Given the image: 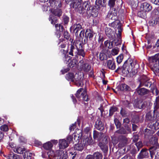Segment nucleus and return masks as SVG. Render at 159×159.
<instances>
[{
  "mask_svg": "<svg viewBox=\"0 0 159 159\" xmlns=\"http://www.w3.org/2000/svg\"><path fill=\"white\" fill-rule=\"evenodd\" d=\"M112 11L110 10L107 16V18H109L111 20L114 21L111 23H109V25L110 26H114V25H116L115 27V30L116 32L117 37L119 38V43L117 44L115 42V45L116 46L120 45L121 42L120 40V38L121 35V32H122L123 29L122 28L121 24L120 23L119 21L117 20L118 19L117 13L116 11H115V9L112 10Z\"/></svg>",
  "mask_w": 159,
  "mask_h": 159,
  "instance_id": "f257e3e1",
  "label": "nucleus"
},
{
  "mask_svg": "<svg viewBox=\"0 0 159 159\" xmlns=\"http://www.w3.org/2000/svg\"><path fill=\"white\" fill-rule=\"evenodd\" d=\"M83 43L81 42L76 43L75 46L72 44L69 45L68 48V52L69 54L75 57H78V55L84 57L85 56V53L83 49Z\"/></svg>",
  "mask_w": 159,
  "mask_h": 159,
  "instance_id": "f03ea898",
  "label": "nucleus"
},
{
  "mask_svg": "<svg viewBox=\"0 0 159 159\" xmlns=\"http://www.w3.org/2000/svg\"><path fill=\"white\" fill-rule=\"evenodd\" d=\"M139 66L137 61H133L132 59L129 58L125 62L122 66V73L124 76H126L132 69H136Z\"/></svg>",
  "mask_w": 159,
  "mask_h": 159,
  "instance_id": "7ed1b4c3",
  "label": "nucleus"
},
{
  "mask_svg": "<svg viewBox=\"0 0 159 159\" xmlns=\"http://www.w3.org/2000/svg\"><path fill=\"white\" fill-rule=\"evenodd\" d=\"M95 33L94 31L90 29H87L85 32V36L84 41H82V43L83 45L86 43L88 39L90 41L91 43H89L88 45L90 49H94L96 46L95 45L96 43Z\"/></svg>",
  "mask_w": 159,
  "mask_h": 159,
  "instance_id": "20e7f679",
  "label": "nucleus"
},
{
  "mask_svg": "<svg viewBox=\"0 0 159 159\" xmlns=\"http://www.w3.org/2000/svg\"><path fill=\"white\" fill-rule=\"evenodd\" d=\"M15 152L20 154H23L24 159H31L32 153L27 151L24 148L17 147L14 150Z\"/></svg>",
  "mask_w": 159,
  "mask_h": 159,
  "instance_id": "39448f33",
  "label": "nucleus"
},
{
  "mask_svg": "<svg viewBox=\"0 0 159 159\" xmlns=\"http://www.w3.org/2000/svg\"><path fill=\"white\" fill-rule=\"evenodd\" d=\"M151 159H152L155 155L154 159H159V145H157L151 147L149 149Z\"/></svg>",
  "mask_w": 159,
  "mask_h": 159,
  "instance_id": "423d86ee",
  "label": "nucleus"
},
{
  "mask_svg": "<svg viewBox=\"0 0 159 159\" xmlns=\"http://www.w3.org/2000/svg\"><path fill=\"white\" fill-rule=\"evenodd\" d=\"M152 8V6L150 4L147 2H144L142 3L141 6V9L143 11H140L138 12V16L143 18V15H141L143 12V14L144 13V15L145 14L146 12H148L150 11Z\"/></svg>",
  "mask_w": 159,
  "mask_h": 159,
  "instance_id": "0eeeda50",
  "label": "nucleus"
},
{
  "mask_svg": "<svg viewBox=\"0 0 159 159\" xmlns=\"http://www.w3.org/2000/svg\"><path fill=\"white\" fill-rule=\"evenodd\" d=\"M112 141L114 144H116L119 142V144L121 147L125 146L128 141L127 138L125 136L122 135L119 136L117 139L115 140L114 138H112Z\"/></svg>",
  "mask_w": 159,
  "mask_h": 159,
  "instance_id": "6e6552de",
  "label": "nucleus"
},
{
  "mask_svg": "<svg viewBox=\"0 0 159 159\" xmlns=\"http://www.w3.org/2000/svg\"><path fill=\"white\" fill-rule=\"evenodd\" d=\"M159 116L157 112L154 111L153 113L148 112L146 115L145 120L152 123L156 121L157 118Z\"/></svg>",
  "mask_w": 159,
  "mask_h": 159,
  "instance_id": "1a4fd4ad",
  "label": "nucleus"
},
{
  "mask_svg": "<svg viewBox=\"0 0 159 159\" xmlns=\"http://www.w3.org/2000/svg\"><path fill=\"white\" fill-rule=\"evenodd\" d=\"M152 85V82L150 81L146 76L141 77L140 81L139 87L144 86L148 88H150Z\"/></svg>",
  "mask_w": 159,
  "mask_h": 159,
  "instance_id": "9d476101",
  "label": "nucleus"
},
{
  "mask_svg": "<svg viewBox=\"0 0 159 159\" xmlns=\"http://www.w3.org/2000/svg\"><path fill=\"white\" fill-rule=\"evenodd\" d=\"M59 153V151H57L56 153H55L53 151L50 150L47 152V154L49 159H65L66 158L62 157L61 154L60 156L56 155Z\"/></svg>",
  "mask_w": 159,
  "mask_h": 159,
  "instance_id": "9b49d317",
  "label": "nucleus"
},
{
  "mask_svg": "<svg viewBox=\"0 0 159 159\" xmlns=\"http://www.w3.org/2000/svg\"><path fill=\"white\" fill-rule=\"evenodd\" d=\"M83 77L80 75L76 74L74 76L73 82L78 86H81L83 84Z\"/></svg>",
  "mask_w": 159,
  "mask_h": 159,
  "instance_id": "f8f14e48",
  "label": "nucleus"
},
{
  "mask_svg": "<svg viewBox=\"0 0 159 159\" xmlns=\"http://www.w3.org/2000/svg\"><path fill=\"white\" fill-rule=\"evenodd\" d=\"M148 150L146 148H142L138 154L137 158L138 159L147 158L149 156Z\"/></svg>",
  "mask_w": 159,
  "mask_h": 159,
  "instance_id": "ddd939ff",
  "label": "nucleus"
},
{
  "mask_svg": "<svg viewBox=\"0 0 159 159\" xmlns=\"http://www.w3.org/2000/svg\"><path fill=\"white\" fill-rule=\"evenodd\" d=\"M103 141H105V143L103 142H100L99 143L98 145L101 149L105 153L107 152L108 150V146L107 145V139H105Z\"/></svg>",
  "mask_w": 159,
  "mask_h": 159,
  "instance_id": "4468645a",
  "label": "nucleus"
},
{
  "mask_svg": "<svg viewBox=\"0 0 159 159\" xmlns=\"http://www.w3.org/2000/svg\"><path fill=\"white\" fill-rule=\"evenodd\" d=\"M133 106L135 108L141 109L145 107V104L142 102L141 100H135L133 104Z\"/></svg>",
  "mask_w": 159,
  "mask_h": 159,
  "instance_id": "2eb2a0df",
  "label": "nucleus"
},
{
  "mask_svg": "<svg viewBox=\"0 0 159 159\" xmlns=\"http://www.w3.org/2000/svg\"><path fill=\"white\" fill-rule=\"evenodd\" d=\"M82 2V0H73L70 4V6L71 8H78L81 7Z\"/></svg>",
  "mask_w": 159,
  "mask_h": 159,
  "instance_id": "dca6fc26",
  "label": "nucleus"
},
{
  "mask_svg": "<svg viewBox=\"0 0 159 159\" xmlns=\"http://www.w3.org/2000/svg\"><path fill=\"white\" fill-rule=\"evenodd\" d=\"M55 26L57 30L56 34L57 37L59 38L60 37L61 32L62 33L66 30L64 29L63 26L61 24H56L55 25Z\"/></svg>",
  "mask_w": 159,
  "mask_h": 159,
  "instance_id": "f3484780",
  "label": "nucleus"
},
{
  "mask_svg": "<svg viewBox=\"0 0 159 159\" xmlns=\"http://www.w3.org/2000/svg\"><path fill=\"white\" fill-rule=\"evenodd\" d=\"M79 63L83 64L81 66V68L85 72H88L91 70V67L87 63H84V60H81L79 62Z\"/></svg>",
  "mask_w": 159,
  "mask_h": 159,
  "instance_id": "a211bd4d",
  "label": "nucleus"
},
{
  "mask_svg": "<svg viewBox=\"0 0 159 159\" xmlns=\"http://www.w3.org/2000/svg\"><path fill=\"white\" fill-rule=\"evenodd\" d=\"M105 32L107 36L110 39H114V33L111 28L106 27L105 29Z\"/></svg>",
  "mask_w": 159,
  "mask_h": 159,
  "instance_id": "6ab92c4d",
  "label": "nucleus"
},
{
  "mask_svg": "<svg viewBox=\"0 0 159 159\" xmlns=\"http://www.w3.org/2000/svg\"><path fill=\"white\" fill-rule=\"evenodd\" d=\"M103 136V134L101 132H98L96 130H94L93 132V138L95 140H100Z\"/></svg>",
  "mask_w": 159,
  "mask_h": 159,
  "instance_id": "aec40b11",
  "label": "nucleus"
},
{
  "mask_svg": "<svg viewBox=\"0 0 159 159\" xmlns=\"http://www.w3.org/2000/svg\"><path fill=\"white\" fill-rule=\"evenodd\" d=\"M102 154L99 152H97L94 153L93 156H87L85 159H102Z\"/></svg>",
  "mask_w": 159,
  "mask_h": 159,
  "instance_id": "412c9836",
  "label": "nucleus"
},
{
  "mask_svg": "<svg viewBox=\"0 0 159 159\" xmlns=\"http://www.w3.org/2000/svg\"><path fill=\"white\" fill-rule=\"evenodd\" d=\"M95 127L97 129L100 131L103 130L104 128L103 123L99 119L97 120L95 124Z\"/></svg>",
  "mask_w": 159,
  "mask_h": 159,
  "instance_id": "4be33fe9",
  "label": "nucleus"
},
{
  "mask_svg": "<svg viewBox=\"0 0 159 159\" xmlns=\"http://www.w3.org/2000/svg\"><path fill=\"white\" fill-rule=\"evenodd\" d=\"M74 32L76 36H78V32L82 29L81 25L78 23H76L73 25Z\"/></svg>",
  "mask_w": 159,
  "mask_h": 159,
  "instance_id": "5701e85b",
  "label": "nucleus"
},
{
  "mask_svg": "<svg viewBox=\"0 0 159 159\" xmlns=\"http://www.w3.org/2000/svg\"><path fill=\"white\" fill-rule=\"evenodd\" d=\"M61 53L63 54V60L66 63L69 62V61L70 60V57L66 53L68 52V50L66 51L64 49H62L60 50Z\"/></svg>",
  "mask_w": 159,
  "mask_h": 159,
  "instance_id": "b1692460",
  "label": "nucleus"
},
{
  "mask_svg": "<svg viewBox=\"0 0 159 159\" xmlns=\"http://www.w3.org/2000/svg\"><path fill=\"white\" fill-rule=\"evenodd\" d=\"M69 143L65 139L60 140L59 142V146L60 149H63L67 148Z\"/></svg>",
  "mask_w": 159,
  "mask_h": 159,
  "instance_id": "393cba45",
  "label": "nucleus"
},
{
  "mask_svg": "<svg viewBox=\"0 0 159 159\" xmlns=\"http://www.w3.org/2000/svg\"><path fill=\"white\" fill-rule=\"evenodd\" d=\"M81 141L85 146L92 144L93 140L91 137H87L85 138H84Z\"/></svg>",
  "mask_w": 159,
  "mask_h": 159,
  "instance_id": "a878e982",
  "label": "nucleus"
},
{
  "mask_svg": "<svg viewBox=\"0 0 159 159\" xmlns=\"http://www.w3.org/2000/svg\"><path fill=\"white\" fill-rule=\"evenodd\" d=\"M136 90L138 94L141 96L145 95L149 93L148 90L144 88L137 89Z\"/></svg>",
  "mask_w": 159,
  "mask_h": 159,
  "instance_id": "bb28decb",
  "label": "nucleus"
},
{
  "mask_svg": "<svg viewBox=\"0 0 159 159\" xmlns=\"http://www.w3.org/2000/svg\"><path fill=\"white\" fill-rule=\"evenodd\" d=\"M132 122L134 123H137L139 121V116L138 115L135 114L134 112H132L131 114Z\"/></svg>",
  "mask_w": 159,
  "mask_h": 159,
  "instance_id": "cd10ccee",
  "label": "nucleus"
},
{
  "mask_svg": "<svg viewBox=\"0 0 159 159\" xmlns=\"http://www.w3.org/2000/svg\"><path fill=\"white\" fill-rule=\"evenodd\" d=\"M50 5L55 7L57 6H60L61 2L60 0H48Z\"/></svg>",
  "mask_w": 159,
  "mask_h": 159,
  "instance_id": "c85d7f7f",
  "label": "nucleus"
},
{
  "mask_svg": "<svg viewBox=\"0 0 159 159\" xmlns=\"http://www.w3.org/2000/svg\"><path fill=\"white\" fill-rule=\"evenodd\" d=\"M149 60L151 63L157 62L159 61V52L155 55L149 57Z\"/></svg>",
  "mask_w": 159,
  "mask_h": 159,
  "instance_id": "c756f323",
  "label": "nucleus"
},
{
  "mask_svg": "<svg viewBox=\"0 0 159 159\" xmlns=\"http://www.w3.org/2000/svg\"><path fill=\"white\" fill-rule=\"evenodd\" d=\"M107 66L109 69L111 70H114L116 68L115 64L113 60H107Z\"/></svg>",
  "mask_w": 159,
  "mask_h": 159,
  "instance_id": "7c9ffc66",
  "label": "nucleus"
},
{
  "mask_svg": "<svg viewBox=\"0 0 159 159\" xmlns=\"http://www.w3.org/2000/svg\"><path fill=\"white\" fill-rule=\"evenodd\" d=\"M85 146L84 145V144L81 141L80 143H79L77 144H75L74 148L75 150H76L79 151H81L83 149Z\"/></svg>",
  "mask_w": 159,
  "mask_h": 159,
  "instance_id": "2f4dec72",
  "label": "nucleus"
},
{
  "mask_svg": "<svg viewBox=\"0 0 159 159\" xmlns=\"http://www.w3.org/2000/svg\"><path fill=\"white\" fill-rule=\"evenodd\" d=\"M105 47L108 49H111L114 46L113 41H111L109 40H107L104 43Z\"/></svg>",
  "mask_w": 159,
  "mask_h": 159,
  "instance_id": "473e14b6",
  "label": "nucleus"
},
{
  "mask_svg": "<svg viewBox=\"0 0 159 159\" xmlns=\"http://www.w3.org/2000/svg\"><path fill=\"white\" fill-rule=\"evenodd\" d=\"M150 26H154L157 24H159V17H157L155 20L152 19L149 21Z\"/></svg>",
  "mask_w": 159,
  "mask_h": 159,
  "instance_id": "72a5a7b5",
  "label": "nucleus"
},
{
  "mask_svg": "<svg viewBox=\"0 0 159 159\" xmlns=\"http://www.w3.org/2000/svg\"><path fill=\"white\" fill-rule=\"evenodd\" d=\"M120 89L123 91H129L131 89L130 87L125 84H122L120 86Z\"/></svg>",
  "mask_w": 159,
  "mask_h": 159,
  "instance_id": "f704fd0d",
  "label": "nucleus"
},
{
  "mask_svg": "<svg viewBox=\"0 0 159 159\" xmlns=\"http://www.w3.org/2000/svg\"><path fill=\"white\" fill-rule=\"evenodd\" d=\"M53 146L52 143L50 142H48L43 144V148L46 150H50Z\"/></svg>",
  "mask_w": 159,
  "mask_h": 159,
  "instance_id": "c9c22d12",
  "label": "nucleus"
},
{
  "mask_svg": "<svg viewBox=\"0 0 159 159\" xmlns=\"http://www.w3.org/2000/svg\"><path fill=\"white\" fill-rule=\"evenodd\" d=\"M115 133H117L122 134H128V133L126 131L125 129L123 127L120 128V129L116 130Z\"/></svg>",
  "mask_w": 159,
  "mask_h": 159,
  "instance_id": "e433bc0d",
  "label": "nucleus"
},
{
  "mask_svg": "<svg viewBox=\"0 0 159 159\" xmlns=\"http://www.w3.org/2000/svg\"><path fill=\"white\" fill-rule=\"evenodd\" d=\"M58 45L59 48H64L66 45V43L65 41L63 39H59Z\"/></svg>",
  "mask_w": 159,
  "mask_h": 159,
  "instance_id": "4c0bfd02",
  "label": "nucleus"
},
{
  "mask_svg": "<svg viewBox=\"0 0 159 159\" xmlns=\"http://www.w3.org/2000/svg\"><path fill=\"white\" fill-rule=\"evenodd\" d=\"M117 109L118 108L115 106L111 107L109 110V116H112L114 113L117 111Z\"/></svg>",
  "mask_w": 159,
  "mask_h": 159,
  "instance_id": "58836bf2",
  "label": "nucleus"
},
{
  "mask_svg": "<svg viewBox=\"0 0 159 159\" xmlns=\"http://www.w3.org/2000/svg\"><path fill=\"white\" fill-rule=\"evenodd\" d=\"M144 132L145 136L146 138H148L152 134V131L147 128L144 129Z\"/></svg>",
  "mask_w": 159,
  "mask_h": 159,
  "instance_id": "ea45409f",
  "label": "nucleus"
},
{
  "mask_svg": "<svg viewBox=\"0 0 159 159\" xmlns=\"http://www.w3.org/2000/svg\"><path fill=\"white\" fill-rule=\"evenodd\" d=\"M81 95H82L83 100L84 101V104H85L88 103V101L89 100L88 96L86 95V92L84 91L83 92L81 93Z\"/></svg>",
  "mask_w": 159,
  "mask_h": 159,
  "instance_id": "a19ab883",
  "label": "nucleus"
},
{
  "mask_svg": "<svg viewBox=\"0 0 159 159\" xmlns=\"http://www.w3.org/2000/svg\"><path fill=\"white\" fill-rule=\"evenodd\" d=\"M74 76L73 73H69L66 74V78L67 80L73 82Z\"/></svg>",
  "mask_w": 159,
  "mask_h": 159,
  "instance_id": "79ce46f5",
  "label": "nucleus"
},
{
  "mask_svg": "<svg viewBox=\"0 0 159 159\" xmlns=\"http://www.w3.org/2000/svg\"><path fill=\"white\" fill-rule=\"evenodd\" d=\"M116 0H109L108 2V5L111 9L112 8L113 9V7L115 5V2Z\"/></svg>",
  "mask_w": 159,
  "mask_h": 159,
  "instance_id": "37998d69",
  "label": "nucleus"
},
{
  "mask_svg": "<svg viewBox=\"0 0 159 159\" xmlns=\"http://www.w3.org/2000/svg\"><path fill=\"white\" fill-rule=\"evenodd\" d=\"M152 49L155 52H159V39L157 41L155 45L153 46Z\"/></svg>",
  "mask_w": 159,
  "mask_h": 159,
  "instance_id": "c03bdc74",
  "label": "nucleus"
},
{
  "mask_svg": "<svg viewBox=\"0 0 159 159\" xmlns=\"http://www.w3.org/2000/svg\"><path fill=\"white\" fill-rule=\"evenodd\" d=\"M7 159H17L18 156L13 153L12 152L8 155Z\"/></svg>",
  "mask_w": 159,
  "mask_h": 159,
  "instance_id": "a18cd8bd",
  "label": "nucleus"
},
{
  "mask_svg": "<svg viewBox=\"0 0 159 159\" xmlns=\"http://www.w3.org/2000/svg\"><path fill=\"white\" fill-rule=\"evenodd\" d=\"M114 122L117 129H119L120 128L121 124L117 118H115L114 119Z\"/></svg>",
  "mask_w": 159,
  "mask_h": 159,
  "instance_id": "49530a36",
  "label": "nucleus"
},
{
  "mask_svg": "<svg viewBox=\"0 0 159 159\" xmlns=\"http://www.w3.org/2000/svg\"><path fill=\"white\" fill-rule=\"evenodd\" d=\"M63 21L64 24H67L69 20V18L66 15H64L62 16Z\"/></svg>",
  "mask_w": 159,
  "mask_h": 159,
  "instance_id": "de8ad7c7",
  "label": "nucleus"
},
{
  "mask_svg": "<svg viewBox=\"0 0 159 159\" xmlns=\"http://www.w3.org/2000/svg\"><path fill=\"white\" fill-rule=\"evenodd\" d=\"M62 11L61 9H58L54 11V14L55 16H57L58 17L60 16L62 14Z\"/></svg>",
  "mask_w": 159,
  "mask_h": 159,
  "instance_id": "09e8293b",
  "label": "nucleus"
},
{
  "mask_svg": "<svg viewBox=\"0 0 159 159\" xmlns=\"http://www.w3.org/2000/svg\"><path fill=\"white\" fill-rule=\"evenodd\" d=\"M135 145H136L138 151H139L140 148H142L143 146L142 142L141 141H139L138 142L136 143Z\"/></svg>",
  "mask_w": 159,
  "mask_h": 159,
  "instance_id": "8fccbe9b",
  "label": "nucleus"
},
{
  "mask_svg": "<svg viewBox=\"0 0 159 159\" xmlns=\"http://www.w3.org/2000/svg\"><path fill=\"white\" fill-rule=\"evenodd\" d=\"M85 32L84 30H81L79 34H78V36L80 38V39L82 40V41H84L83 39H84V34Z\"/></svg>",
  "mask_w": 159,
  "mask_h": 159,
  "instance_id": "3c124183",
  "label": "nucleus"
},
{
  "mask_svg": "<svg viewBox=\"0 0 159 159\" xmlns=\"http://www.w3.org/2000/svg\"><path fill=\"white\" fill-rule=\"evenodd\" d=\"M119 51V48L117 47L115 48L111 51V53L113 55H117Z\"/></svg>",
  "mask_w": 159,
  "mask_h": 159,
  "instance_id": "603ef678",
  "label": "nucleus"
},
{
  "mask_svg": "<svg viewBox=\"0 0 159 159\" xmlns=\"http://www.w3.org/2000/svg\"><path fill=\"white\" fill-rule=\"evenodd\" d=\"M151 143L153 145H156L157 143L158 139L156 137H152L151 139Z\"/></svg>",
  "mask_w": 159,
  "mask_h": 159,
  "instance_id": "864d4df0",
  "label": "nucleus"
},
{
  "mask_svg": "<svg viewBox=\"0 0 159 159\" xmlns=\"http://www.w3.org/2000/svg\"><path fill=\"white\" fill-rule=\"evenodd\" d=\"M123 55L120 54L116 57L117 62L118 64L120 63L123 60Z\"/></svg>",
  "mask_w": 159,
  "mask_h": 159,
  "instance_id": "5fc2aeb1",
  "label": "nucleus"
},
{
  "mask_svg": "<svg viewBox=\"0 0 159 159\" xmlns=\"http://www.w3.org/2000/svg\"><path fill=\"white\" fill-rule=\"evenodd\" d=\"M131 126L130 124L127 125H124V126L125 128V129L126 130V131L128 133V134L129 133H131V128H130V126Z\"/></svg>",
  "mask_w": 159,
  "mask_h": 159,
  "instance_id": "6e6d98bb",
  "label": "nucleus"
},
{
  "mask_svg": "<svg viewBox=\"0 0 159 159\" xmlns=\"http://www.w3.org/2000/svg\"><path fill=\"white\" fill-rule=\"evenodd\" d=\"M104 38L102 35L101 34L99 35L98 42L99 43L101 44L100 46L103 45L102 43L104 40Z\"/></svg>",
  "mask_w": 159,
  "mask_h": 159,
  "instance_id": "4d7b16f0",
  "label": "nucleus"
},
{
  "mask_svg": "<svg viewBox=\"0 0 159 159\" xmlns=\"http://www.w3.org/2000/svg\"><path fill=\"white\" fill-rule=\"evenodd\" d=\"M62 33H63L64 38L66 39H68L70 37V34L66 30H65Z\"/></svg>",
  "mask_w": 159,
  "mask_h": 159,
  "instance_id": "13d9d810",
  "label": "nucleus"
},
{
  "mask_svg": "<svg viewBox=\"0 0 159 159\" xmlns=\"http://www.w3.org/2000/svg\"><path fill=\"white\" fill-rule=\"evenodd\" d=\"M123 125H128L130 124V120L128 118H126L123 119Z\"/></svg>",
  "mask_w": 159,
  "mask_h": 159,
  "instance_id": "bf43d9fd",
  "label": "nucleus"
},
{
  "mask_svg": "<svg viewBox=\"0 0 159 159\" xmlns=\"http://www.w3.org/2000/svg\"><path fill=\"white\" fill-rule=\"evenodd\" d=\"M1 129L4 131H7L8 130V127L6 125H4L0 127Z\"/></svg>",
  "mask_w": 159,
  "mask_h": 159,
  "instance_id": "052dcab7",
  "label": "nucleus"
},
{
  "mask_svg": "<svg viewBox=\"0 0 159 159\" xmlns=\"http://www.w3.org/2000/svg\"><path fill=\"white\" fill-rule=\"evenodd\" d=\"M155 107L156 109L159 108V98L157 97L156 98V102L154 103Z\"/></svg>",
  "mask_w": 159,
  "mask_h": 159,
  "instance_id": "680f3d73",
  "label": "nucleus"
},
{
  "mask_svg": "<svg viewBox=\"0 0 159 159\" xmlns=\"http://www.w3.org/2000/svg\"><path fill=\"white\" fill-rule=\"evenodd\" d=\"M84 132L88 134V136L89 135V136H90L91 132L90 128L89 127H86L84 129Z\"/></svg>",
  "mask_w": 159,
  "mask_h": 159,
  "instance_id": "e2e57ef3",
  "label": "nucleus"
},
{
  "mask_svg": "<svg viewBox=\"0 0 159 159\" xmlns=\"http://www.w3.org/2000/svg\"><path fill=\"white\" fill-rule=\"evenodd\" d=\"M89 2L87 1V2L86 1L84 3V5L85 6V9L87 11L90 9V5L89 4Z\"/></svg>",
  "mask_w": 159,
  "mask_h": 159,
  "instance_id": "0e129e2a",
  "label": "nucleus"
},
{
  "mask_svg": "<svg viewBox=\"0 0 159 159\" xmlns=\"http://www.w3.org/2000/svg\"><path fill=\"white\" fill-rule=\"evenodd\" d=\"M120 114L122 117H125L126 115V112L125 110L122 108L120 111Z\"/></svg>",
  "mask_w": 159,
  "mask_h": 159,
  "instance_id": "69168bd1",
  "label": "nucleus"
},
{
  "mask_svg": "<svg viewBox=\"0 0 159 159\" xmlns=\"http://www.w3.org/2000/svg\"><path fill=\"white\" fill-rule=\"evenodd\" d=\"M153 67H154V70L155 71L157 72H159V64H155L153 66Z\"/></svg>",
  "mask_w": 159,
  "mask_h": 159,
  "instance_id": "338daca9",
  "label": "nucleus"
},
{
  "mask_svg": "<svg viewBox=\"0 0 159 159\" xmlns=\"http://www.w3.org/2000/svg\"><path fill=\"white\" fill-rule=\"evenodd\" d=\"M133 141V142L136 143L139 139V136L137 135H134L132 138Z\"/></svg>",
  "mask_w": 159,
  "mask_h": 159,
  "instance_id": "774afa93",
  "label": "nucleus"
}]
</instances>
